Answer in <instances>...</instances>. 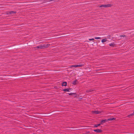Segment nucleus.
<instances>
[{
	"mask_svg": "<svg viewBox=\"0 0 134 134\" xmlns=\"http://www.w3.org/2000/svg\"><path fill=\"white\" fill-rule=\"evenodd\" d=\"M108 120L106 119H104L102 120L101 122V124H102L103 123L107 122Z\"/></svg>",
	"mask_w": 134,
	"mask_h": 134,
	"instance_id": "f257e3e1",
	"label": "nucleus"
},
{
	"mask_svg": "<svg viewBox=\"0 0 134 134\" xmlns=\"http://www.w3.org/2000/svg\"><path fill=\"white\" fill-rule=\"evenodd\" d=\"M94 131L98 133H100L102 131V130L99 129H97L94 130Z\"/></svg>",
	"mask_w": 134,
	"mask_h": 134,
	"instance_id": "f03ea898",
	"label": "nucleus"
},
{
	"mask_svg": "<svg viewBox=\"0 0 134 134\" xmlns=\"http://www.w3.org/2000/svg\"><path fill=\"white\" fill-rule=\"evenodd\" d=\"M67 85V82H63L62 83V86H66Z\"/></svg>",
	"mask_w": 134,
	"mask_h": 134,
	"instance_id": "7ed1b4c3",
	"label": "nucleus"
},
{
	"mask_svg": "<svg viewBox=\"0 0 134 134\" xmlns=\"http://www.w3.org/2000/svg\"><path fill=\"white\" fill-rule=\"evenodd\" d=\"M70 89L66 88V89H65L63 90L65 92H69L70 91Z\"/></svg>",
	"mask_w": 134,
	"mask_h": 134,
	"instance_id": "20e7f679",
	"label": "nucleus"
},
{
	"mask_svg": "<svg viewBox=\"0 0 134 134\" xmlns=\"http://www.w3.org/2000/svg\"><path fill=\"white\" fill-rule=\"evenodd\" d=\"M115 119V118H110L108 119V121L114 120Z\"/></svg>",
	"mask_w": 134,
	"mask_h": 134,
	"instance_id": "39448f33",
	"label": "nucleus"
},
{
	"mask_svg": "<svg viewBox=\"0 0 134 134\" xmlns=\"http://www.w3.org/2000/svg\"><path fill=\"white\" fill-rule=\"evenodd\" d=\"M93 112L94 113L96 114H98L100 113V111H98V110L94 111Z\"/></svg>",
	"mask_w": 134,
	"mask_h": 134,
	"instance_id": "423d86ee",
	"label": "nucleus"
},
{
	"mask_svg": "<svg viewBox=\"0 0 134 134\" xmlns=\"http://www.w3.org/2000/svg\"><path fill=\"white\" fill-rule=\"evenodd\" d=\"M104 7H107L110 6V4H104Z\"/></svg>",
	"mask_w": 134,
	"mask_h": 134,
	"instance_id": "0eeeda50",
	"label": "nucleus"
},
{
	"mask_svg": "<svg viewBox=\"0 0 134 134\" xmlns=\"http://www.w3.org/2000/svg\"><path fill=\"white\" fill-rule=\"evenodd\" d=\"M9 14H12L13 13H16L15 11H12L9 12Z\"/></svg>",
	"mask_w": 134,
	"mask_h": 134,
	"instance_id": "6e6552de",
	"label": "nucleus"
},
{
	"mask_svg": "<svg viewBox=\"0 0 134 134\" xmlns=\"http://www.w3.org/2000/svg\"><path fill=\"white\" fill-rule=\"evenodd\" d=\"M77 82V80H75L73 81V82L72 83L74 85H75L76 84V82Z\"/></svg>",
	"mask_w": 134,
	"mask_h": 134,
	"instance_id": "1a4fd4ad",
	"label": "nucleus"
},
{
	"mask_svg": "<svg viewBox=\"0 0 134 134\" xmlns=\"http://www.w3.org/2000/svg\"><path fill=\"white\" fill-rule=\"evenodd\" d=\"M107 40V39H103L102 40V43L104 42H105Z\"/></svg>",
	"mask_w": 134,
	"mask_h": 134,
	"instance_id": "9d476101",
	"label": "nucleus"
},
{
	"mask_svg": "<svg viewBox=\"0 0 134 134\" xmlns=\"http://www.w3.org/2000/svg\"><path fill=\"white\" fill-rule=\"evenodd\" d=\"M70 66L71 67H78V65H72V66Z\"/></svg>",
	"mask_w": 134,
	"mask_h": 134,
	"instance_id": "9b49d317",
	"label": "nucleus"
},
{
	"mask_svg": "<svg viewBox=\"0 0 134 134\" xmlns=\"http://www.w3.org/2000/svg\"><path fill=\"white\" fill-rule=\"evenodd\" d=\"M109 45L110 46H111L112 47H113L114 45V43H111Z\"/></svg>",
	"mask_w": 134,
	"mask_h": 134,
	"instance_id": "f8f14e48",
	"label": "nucleus"
},
{
	"mask_svg": "<svg viewBox=\"0 0 134 134\" xmlns=\"http://www.w3.org/2000/svg\"><path fill=\"white\" fill-rule=\"evenodd\" d=\"M100 124H97L95 125H94V126L96 127H97L98 126H99Z\"/></svg>",
	"mask_w": 134,
	"mask_h": 134,
	"instance_id": "ddd939ff",
	"label": "nucleus"
},
{
	"mask_svg": "<svg viewBox=\"0 0 134 134\" xmlns=\"http://www.w3.org/2000/svg\"><path fill=\"white\" fill-rule=\"evenodd\" d=\"M78 65V67H81V66H83L84 65V64H79V65Z\"/></svg>",
	"mask_w": 134,
	"mask_h": 134,
	"instance_id": "4468645a",
	"label": "nucleus"
},
{
	"mask_svg": "<svg viewBox=\"0 0 134 134\" xmlns=\"http://www.w3.org/2000/svg\"><path fill=\"white\" fill-rule=\"evenodd\" d=\"M94 38L96 39H100L101 38L99 37H96Z\"/></svg>",
	"mask_w": 134,
	"mask_h": 134,
	"instance_id": "2eb2a0df",
	"label": "nucleus"
},
{
	"mask_svg": "<svg viewBox=\"0 0 134 134\" xmlns=\"http://www.w3.org/2000/svg\"><path fill=\"white\" fill-rule=\"evenodd\" d=\"M125 37V35H121L120 36V37L121 38H122V37Z\"/></svg>",
	"mask_w": 134,
	"mask_h": 134,
	"instance_id": "dca6fc26",
	"label": "nucleus"
},
{
	"mask_svg": "<svg viewBox=\"0 0 134 134\" xmlns=\"http://www.w3.org/2000/svg\"><path fill=\"white\" fill-rule=\"evenodd\" d=\"M37 48H40V49H41L42 47L41 46H37Z\"/></svg>",
	"mask_w": 134,
	"mask_h": 134,
	"instance_id": "f3484780",
	"label": "nucleus"
},
{
	"mask_svg": "<svg viewBox=\"0 0 134 134\" xmlns=\"http://www.w3.org/2000/svg\"><path fill=\"white\" fill-rule=\"evenodd\" d=\"M99 7H104V5H102L99 6Z\"/></svg>",
	"mask_w": 134,
	"mask_h": 134,
	"instance_id": "a211bd4d",
	"label": "nucleus"
},
{
	"mask_svg": "<svg viewBox=\"0 0 134 134\" xmlns=\"http://www.w3.org/2000/svg\"><path fill=\"white\" fill-rule=\"evenodd\" d=\"M89 40L90 41H92L94 40V39L93 38H91V39H89Z\"/></svg>",
	"mask_w": 134,
	"mask_h": 134,
	"instance_id": "6ab92c4d",
	"label": "nucleus"
},
{
	"mask_svg": "<svg viewBox=\"0 0 134 134\" xmlns=\"http://www.w3.org/2000/svg\"><path fill=\"white\" fill-rule=\"evenodd\" d=\"M69 95H71V94H70H70H69Z\"/></svg>",
	"mask_w": 134,
	"mask_h": 134,
	"instance_id": "aec40b11",
	"label": "nucleus"
},
{
	"mask_svg": "<svg viewBox=\"0 0 134 134\" xmlns=\"http://www.w3.org/2000/svg\"><path fill=\"white\" fill-rule=\"evenodd\" d=\"M89 92V91H88V92Z\"/></svg>",
	"mask_w": 134,
	"mask_h": 134,
	"instance_id": "412c9836",
	"label": "nucleus"
},
{
	"mask_svg": "<svg viewBox=\"0 0 134 134\" xmlns=\"http://www.w3.org/2000/svg\"><path fill=\"white\" fill-rule=\"evenodd\" d=\"M52 1V0H51V1Z\"/></svg>",
	"mask_w": 134,
	"mask_h": 134,
	"instance_id": "4be33fe9",
	"label": "nucleus"
}]
</instances>
